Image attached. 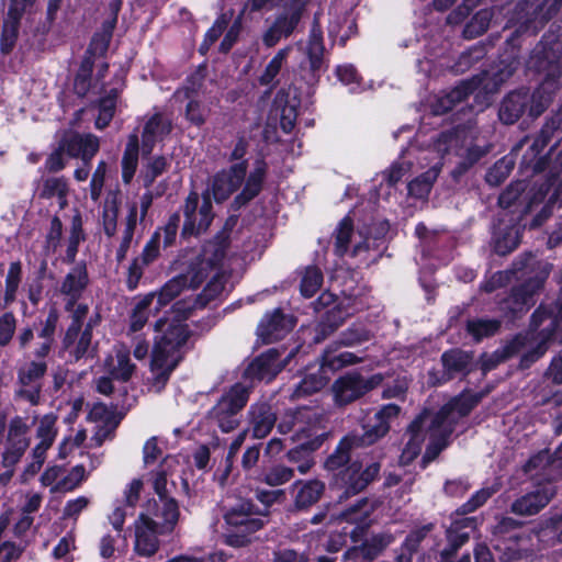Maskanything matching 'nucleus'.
Here are the masks:
<instances>
[{
	"mask_svg": "<svg viewBox=\"0 0 562 562\" xmlns=\"http://www.w3.org/2000/svg\"><path fill=\"white\" fill-rule=\"evenodd\" d=\"M394 541L390 532L373 533L359 544L348 548L342 554L344 562H375Z\"/></svg>",
	"mask_w": 562,
	"mask_h": 562,
	"instance_id": "18",
	"label": "nucleus"
},
{
	"mask_svg": "<svg viewBox=\"0 0 562 562\" xmlns=\"http://www.w3.org/2000/svg\"><path fill=\"white\" fill-rule=\"evenodd\" d=\"M119 211L120 201L117 196L112 195L111 198H106L102 210L101 220L103 232L109 238L116 234Z\"/></svg>",
	"mask_w": 562,
	"mask_h": 562,
	"instance_id": "52",
	"label": "nucleus"
},
{
	"mask_svg": "<svg viewBox=\"0 0 562 562\" xmlns=\"http://www.w3.org/2000/svg\"><path fill=\"white\" fill-rule=\"evenodd\" d=\"M256 506L250 501H244L231 507L224 514L226 543L240 548L250 542V536L263 528L266 520L257 516Z\"/></svg>",
	"mask_w": 562,
	"mask_h": 562,
	"instance_id": "10",
	"label": "nucleus"
},
{
	"mask_svg": "<svg viewBox=\"0 0 562 562\" xmlns=\"http://www.w3.org/2000/svg\"><path fill=\"white\" fill-rule=\"evenodd\" d=\"M484 395L483 392H462L452 397L446 405L449 406L452 414L457 413L458 417H465L480 404Z\"/></svg>",
	"mask_w": 562,
	"mask_h": 562,
	"instance_id": "43",
	"label": "nucleus"
},
{
	"mask_svg": "<svg viewBox=\"0 0 562 562\" xmlns=\"http://www.w3.org/2000/svg\"><path fill=\"white\" fill-rule=\"evenodd\" d=\"M548 274V271H542L510 288L509 293L498 303L505 322L513 324L529 312L536 304V296L543 289Z\"/></svg>",
	"mask_w": 562,
	"mask_h": 562,
	"instance_id": "9",
	"label": "nucleus"
},
{
	"mask_svg": "<svg viewBox=\"0 0 562 562\" xmlns=\"http://www.w3.org/2000/svg\"><path fill=\"white\" fill-rule=\"evenodd\" d=\"M554 315L555 322L562 321V283L555 300L552 303H540L539 306L532 312L529 322L530 330L539 329L546 322Z\"/></svg>",
	"mask_w": 562,
	"mask_h": 562,
	"instance_id": "36",
	"label": "nucleus"
},
{
	"mask_svg": "<svg viewBox=\"0 0 562 562\" xmlns=\"http://www.w3.org/2000/svg\"><path fill=\"white\" fill-rule=\"evenodd\" d=\"M329 381L330 376L318 367L317 371L305 373L294 385L290 398L295 401L316 394L321 392Z\"/></svg>",
	"mask_w": 562,
	"mask_h": 562,
	"instance_id": "30",
	"label": "nucleus"
},
{
	"mask_svg": "<svg viewBox=\"0 0 562 562\" xmlns=\"http://www.w3.org/2000/svg\"><path fill=\"white\" fill-rule=\"evenodd\" d=\"M23 277L22 262L20 260L12 261L5 276V286L3 301L4 305H11L16 300V293Z\"/></svg>",
	"mask_w": 562,
	"mask_h": 562,
	"instance_id": "47",
	"label": "nucleus"
},
{
	"mask_svg": "<svg viewBox=\"0 0 562 562\" xmlns=\"http://www.w3.org/2000/svg\"><path fill=\"white\" fill-rule=\"evenodd\" d=\"M294 476V469L281 463L263 468L257 480L269 486H279L290 482Z\"/></svg>",
	"mask_w": 562,
	"mask_h": 562,
	"instance_id": "42",
	"label": "nucleus"
},
{
	"mask_svg": "<svg viewBox=\"0 0 562 562\" xmlns=\"http://www.w3.org/2000/svg\"><path fill=\"white\" fill-rule=\"evenodd\" d=\"M313 310L319 314L314 327V344H321L334 334L350 315L344 302L329 291L321 293L313 302Z\"/></svg>",
	"mask_w": 562,
	"mask_h": 562,
	"instance_id": "13",
	"label": "nucleus"
},
{
	"mask_svg": "<svg viewBox=\"0 0 562 562\" xmlns=\"http://www.w3.org/2000/svg\"><path fill=\"white\" fill-rule=\"evenodd\" d=\"M554 24L544 33L540 42L531 50L526 61L529 71L543 76L541 82H548L550 89H558V80L562 76V41L554 37Z\"/></svg>",
	"mask_w": 562,
	"mask_h": 562,
	"instance_id": "6",
	"label": "nucleus"
},
{
	"mask_svg": "<svg viewBox=\"0 0 562 562\" xmlns=\"http://www.w3.org/2000/svg\"><path fill=\"white\" fill-rule=\"evenodd\" d=\"M295 437L300 443L286 452V458L290 462L297 464L296 469L301 474H305L314 465L313 453L328 439L329 432L319 431L312 426H302Z\"/></svg>",
	"mask_w": 562,
	"mask_h": 562,
	"instance_id": "16",
	"label": "nucleus"
},
{
	"mask_svg": "<svg viewBox=\"0 0 562 562\" xmlns=\"http://www.w3.org/2000/svg\"><path fill=\"white\" fill-rule=\"evenodd\" d=\"M457 424L458 417H456L450 412L449 406L445 404L434 414L428 426V431L430 435L443 434L450 427L452 435Z\"/></svg>",
	"mask_w": 562,
	"mask_h": 562,
	"instance_id": "55",
	"label": "nucleus"
},
{
	"mask_svg": "<svg viewBox=\"0 0 562 562\" xmlns=\"http://www.w3.org/2000/svg\"><path fill=\"white\" fill-rule=\"evenodd\" d=\"M492 20V12L487 9L479 10L465 23L462 35L465 40H473L485 33Z\"/></svg>",
	"mask_w": 562,
	"mask_h": 562,
	"instance_id": "48",
	"label": "nucleus"
},
{
	"mask_svg": "<svg viewBox=\"0 0 562 562\" xmlns=\"http://www.w3.org/2000/svg\"><path fill=\"white\" fill-rule=\"evenodd\" d=\"M369 499L361 497L355 504L346 507L339 515L340 519L346 522H357L369 519L372 510L368 508Z\"/></svg>",
	"mask_w": 562,
	"mask_h": 562,
	"instance_id": "61",
	"label": "nucleus"
},
{
	"mask_svg": "<svg viewBox=\"0 0 562 562\" xmlns=\"http://www.w3.org/2000/svg\"><path fill=\"white\" fill-rule=\"evenodd\" d=\"M549 186L541 184L524 196V205L517 222L499 226L493 233L492 247L498 256H507L520 244L522 232L541 227L552 215L557 202V193L547 201Z\"/></svg>",
	"mask_w": 562,
	"mask_h": 562,
	"instance_id": "1",
	"label": "nucleus"
},
{
	"mask_svg": "<svg viewBox=\"0 0 562 562\" xmlns=\"http://www.w3.org/2000/svg\"><path fill=\"white\" fill-rule=\"evenodd\" d=\"M451 437V428L443 434H434L429 436V442L426 446L422 457V467L426 468L430 462L435 461L439 454L449 446Z\"/></svg>",
	"mask_w": 562,
	"mask_h": 562,
	"instance_id": "49",
	"label": "nucleus"
},
{
	"mask_svg": "<svg viewBox=\"0 0 562 562\" xmlns=\"http://www.w3.org/2000/svg\"><path fill=\"white\" fill-rule=\"evenodd\" d=\"M159 524L147 514H140L135 522V553L149 558L159 550Z\"/></svg>",
	"mask_w": 562,
	"mask_h": 562,
	"instance_id": "20",
	"label": "nucleus"
},
{
	"mask_svg": "<svg viewBox=\"0 0 562 562\" xmlns=\"http://www.w3.org/2000/svg\"><path fill=\"white\" fill-rule=\"evenodd\" d=\"M562 0H520L514 8L508 23L518 20L538 34L561 10Z\"/></svg>",
	"mask_w": 562,
	"mask_h": 562,
	"instance_id": "15",
	"label": "nucleus"
},
{
	"mask_svg": "<svg viewBox=\"0 0 562 562\" xmlns=\"http://www.w3.org/2000/svg\"><path fill=\"white\" fill-rule=\"evenodd\" d=\"M306 413V407L286 408L276 424L278 431L282 435L296 432L300 428L295 429V427L305 423Z\"/></svg>",
	"mask_w": 562,
	"mask_h": 562,
	"instance_id": "53",
	"label": "nucleus"
},
{
	"mask_svg": "<svg viewBox=\"0 0 562 562\" xmlns=\"http://www.w3.org/2000/svg\"><path fill=\"white\" fill-rule=\"evenodd\" d=\"M293 486L296 488L294 506L297 510H306L315 505L325 492V483L317 479L307 481L297 480Z\"/></svg>",
	"mask_w": 562,
	"mask_h": 562,
	"instance_id": "29",
	"label": "nucleus"
},
{
	"mask_svg": "<svg viewBox=\"0 0 562 562\" xmlns=\"http://www.w3.org/2000/svg\"><path fill=\"white\" fill-rule=\"evenodd\" d=\"M211 191L215 202L221 204L235 193L237 189L232 181L226 178V173L220 170L215 172L212 178Z\"/></svg>",
	"mask_w": 562,
	"mask_h": 562,
	"instance_id": "58",
	"label": "nucleus"
},
{
	"mask_svg": "<svg viewBox=\"0 0 562 562\" xmlns=\"http://www.w3.org/2000/svg\"><path fill=\"white\" fill-rule=\"evenodd\" d=\"M554 89L540 82L535 89L519 87L508 91L498 103L497 117L504 125H514L520 120L535 121L551 105Z\"/></svg>",
	"mask_w": 562,
	"mask_h": 562,
	"instance_id": "4",
	"label": "nucleus"
},
{
	"mask_svg": "<svg viewBox=\"0 0 562 562\" xmlns=\"http://www.w3.org/2000/svg\"><path fill=\"white\" fill-rule=\"evenodd\" d=\"M304 11V3L291 5L289 10L278 14L272 24L283 33L284 37H289L301 22Z\"/></svg>",
	"mask_w": 562,
	"mask_h": 562,
	"instance_id": "38",
	"label": "nucleus"
},
{
	"mask_svg": "<svg viewBox=\"0 0 562 562\" xmlns=\"http://www.w3.org/2000/svg\"><path fill=\"white\" fill-rule=\"evenodd\" d=\"M139 156V137L137 132H133L127 137V143L122 156V181L130 184L136 173Z\"/></svg>",
	"mask_w": 562,
	"mask_h": 562,
	"instance_id": "33",
	"label": "nucleus"
},
{
	"mask_svg": "<svg viewBox=\"0 0 562 562\" xmlns=\"http://www.w3.org/2000/svg\"><path fill=\"white\" fill-rule=\"evenodd\" d=\"M58 144L69 157H80L86 164L92 159L100 148L98 137L92 134L67 133Z\"/></svg>",
	"mask_w": 562,
	"mask_h": 562,
	"instance_id": "23",
	"label": "nucleus"
},
{
	"mask_svg": "<svg viewBox=\"0 0 562 562\" xmlns=\"http://www.w3.org/2000/svg\"><path fill=\"white\" fill-rule=\"evenodd\" d=\"M526 189L525 181H515L509 183L505 190L501 192L498 195L497 204L501 209H510L514 206L518 200L521 198L524 191Z\"/></svg>",
	"mask_w": 562,
	"mask_h": 562,
	"instance_id": "64",
	"label": "nucleus"
},
{
	"mask_svg": "<svg viewBox=\"0 0 562 562\" xmlns=\"http://www.w3.org/2000/svg\"><path fill=\"white\" fill-rule=\"evenodd\" d=\"M249 431L257 439L266 438L278 422L277 413L268 402H257L248 409Z\"/></svg>",
	"mask_w": 562,
	"mask_h": 562,
	"instance_id": "24",
	"label": "nucleus"
},
{
	"mask_svg": "<svg viewBox=\"0 0 562 562\" xmlns=\"http://www.w3.org/2000/svg\"><path fill=\"white\" fill-rule=\"evenodd\" d=\"M334 340L324 348L318 357L319 368L329 376L344 368L362 362L361 357L355 352L345 351Z\"/></svg>",
	"mask_w": 562,
	"mask_h": 562,
	"instance_id": "22",
	"label": "nucleus"
},
{
	"mask_svg": "<svg viewBox=\"0 0 562 562\" xmlns=\"http://www.w3.org/2000/svg\"><path fill=\"white\" fill-rule=\"evenodd\" d=\"M171 132V120L165 117L161 112H156L145 122L142 135L164 140Z\"/></svg>",
	"mask_w": 562,
	"mask_h": 562,
	"instance_id": "45",
	"label": "nucleus"
},
{
	"mask_svg": "<svg viewBox=\"0 0 562 562\" xmlns=\"http://www.w3.org/2000/svg\"><path fill=\"white\" fill-rule=\"evenodd\" d=\"M401 414V406L395 403L382 405L372 417L361 419V432L346 434L335 450L324 461V469L339 472L351 463V452L358 448L370 447L383 439L391 430V424Z\"/></svg>",
	"mask_w": 562,
	"mask_h": 562,
	"instance_id": "2",
	"label": "nucleus"
},
{
	"mask_svg": "<svg viewBox=\"0 0 562 562\" xmlns=\"http://www.w3.org/2000/svg\"><path fill=\"white\" fill-rule=\"evenodd\" d=\"M355 225L350 216L341 218L333 233L334 237V254L342 258L349 249L351 237L353 234Z\"/></svg>",
	"mask_w": 562,
	"mask_h": 562,
	"instance_id": "41",
	"label": "nucleus"
},
{
	"mask_svg": "<svg viewBox=\"0 0 562 562\" xmlns=\"http://www.w3.org/2000/svg\"><path fill=\"white\" fill-rule=\"evenodd\" d=\"M155 300V293L144 295L130 314V330L137 333L144 328L149 317V308Z\"/></svg>",
	"mask_w": 562,
	"mask_h": 562,
	"instance_id": "46",
	"label": "nucleus"
},
{
	"mask_svg": "<svg viewBox=\"0 0 562 562\" xmlns=\"http://www.w3.org/2000/svg\"><path fill=\"white\" fill-rule=\"evenodd\" d=\"M513 168L514 162L512 160L502 158L487 170L485 175V181L490 186L498 187L509 177Z\"/></svg>",
	"mask_w": 562,
	"mask_h": 562,
	"instance_id": "63",
	"label": "nucleus"
},
{
	"mask_svg": "<svg viewBox=\"0 0 562 562\" xmlns=\"http://www.w3.org/2000/svg\"><path fill=\"white\" fill-rule=\"evenodd\" d=\"M248 161H239L232 164L227 169L221 171L226 173V178L232 181L234 187L239 190L229 204L232 212H238L247 206L263 190L268 175V164L263 158H258L254 162L252 170L247 173Z\"/></svg>",
	"mask_w": 562,
	"mask_h": 562,
	"instance_id": "5",
	"label": "nucleus"
},
{
	"mask_svg": "<svg viewBox=\"0 0 562 562\" xmlns=\"http://www.w3.org/2000/svg\"><path fill=\"white\" fill-rule=\"evenodd\" d=\"M300 293L302 296L310 299L314 296L322 288L324 274L322 269L316 265L304 267L300 271Z\"/></svg>",
	"mask_w": 562,
	"mask_h": 562,
	"instance_id": "37",
	"label": "nucleus"
},
{
	"mask_svg": "<svg viewBox=\"0 0 562 562\" xmlns=\"http://www.w3.org/2000/svg\"><path fill=\"white\" fill-rule=\"evenodd\" d=\"M300 106L301 99L295 93L292 94L284 89L277 92L273 108L280 113V127L284 133L289 134L294 130Z\"/></svg>",
	"mask_w": 562,
	"mask_h": 562,
	"instance_id": "25",
	"label": "nucleus"
},
{
	"mask_svg": "<svg viewBox=\"0 0 562 562\" xmlns=\"http://www.w3.org/2000/svg\"><path fill=\"white\" fill-rule=\"evenodd\" d=\"M154 329L159 335L155 337L151 352L156 353L158 362L178 355L184 356L194 348V341H190V339L195 333L189 328L188 324L177 323V321L164 316L156 321Z\"/></svg>",
	"mask_w": 562,
	"mask_h": 562,
	"instance_id": "8",
	"label": "nucleus"
},
{
	"mask_svg": "<svg viewBox=\"0 0 562 562\" xmlns=\"http://www.w3.org/2000/svg\"><path fill=\"white\" fill-rule=\"evenodd\" d=\"M137 225V205L133 203L127 211L125 218V227L123 231L122 240L115 251V260L117 263L123 262L126 259L127 252L131 248V244L134 237V233Z\"/></svg>",
	"mask_w": 562,
	"mask_h": 562,
	"instance_id": "39",
	"label": "nucleus"
},
{
	"mask_svg": "<svg viewBox=\"0 0 562 562\" xmlns=\"http://www.w3.org/2000/svg\"><path fill=\"white\" fill-rule=\"evenodd\" d=\"M293 316L286 315L281 308L267 313L260 321L257 334L265 344L283 339L295 327Z\"/></svg>",
	"mask_w": 562,
	"mask_h": 562,
	"instance_id": "19",
	"label": "nucleus"
},
{
	"mask_svg": "<svg viewBox=\"0 0 562 562\" xmlns=\"http://www.w3.org/2000/svg\"><path fill=\"white\" fill-rule=\"evenodd\" d=\"M384 378L381 373L364 376L358 370L347 371L331 384L333 401L336 407H346L379 387Z\"/></svg>",
	"mask_w": 562,
	"mask_h": 562,
	"instance_id": "12",
	"label": "nucleus"
},
{
	"mask_svg": "<svg viewBox=\"0 0 562 562\" xmlns=\"http://www.w3.org/2000/svg\"><path fill=\"white\" fill-rule=\"evenodd\" d=\"M182 360L183 355H178L175 358H166L162 362H158L156 361V353L151 352L150 369L156 373L155 382L165 386Z\"/></svg>",
	"mask_w": 562,
	"mask_h": 562,
	"instance_id": "50",
	"label": "nucleus"
},
{
	"mask_svg": "<svg viewBox=\"0 0 562 562\" xmlns=\"http://www.w3.org/2000/svg\"><path fill=\"white\" fill-rule=\"evenodd\" d=\"M292 356L293 351L282 360L280 351L277 348H270L251 360L244 371V376L252 382H271L288 364Z\"/></svg>",
	"mask_w": 562,
	"mask_h": 562,
	"instance_id": "17",
	"label": "nucleus"
},
{
	"mask_svg": "<svg viewBox=\"0 0 562 562\" xmlns=\"http://www.w3.org/2000/svg\"><path fill=\"white\" fill-rule=\"evenodd\" d=\"M188 285L187 274H178L172 279L168 280L159 290L155 293L157 299L156 310H160L172 302Z\"/></svg>",
	"mask_w": 562,
	"mask_h": 562,
	"instance_id": "40",
	"label": "nucleus"
},
{
	"mask_svg": "<svg viewBox=\"0 0 562 562\" xmlns=\"http://www.w3.org/2000/svg\"><path fill=\"white\" fill-rule=\"evenodd\" d=\"M513 26L514 30L506 37L498 60L490 69L482 70L475 76L480 80L481 90L486 94H494L507 82L520 66L521 46L527 37L536 36L531 30L518 20L507 22L504 30Z\"/></svg>",
	"mask_w": 562,
	"mask_h": 562,
	"instance_id": "3",
	"label": "nucleus"
},
{
	"mask_svg": "<svg viewBox=\"0 0 562 562\" xmlns=\"http://www.w3.org/2000/svg\"><path fill=\"white\" fill-rule=\"evenodd\" d=\"M291 48L284 47L281 48L268 63L263 72L259 77V82L261 86L271 85L276 77L279 75L284 60L286 59Z\"/></svg>",
	"mask_w": 562,
	"mask_h": 562,
	"instance_id": "60",
	"label": "nucleus"
},
{
	"mask_svg": "<svg viewBox=\"0 0 562 562\" xmlns=\"http://www.w3.org/2000/svg\"><path fill=\"white\" fill-rule=\"evenodd\" d=\"M479 88H481L480 80H477L475 76L469 80L462 81L460 85L451 89V91L446 95V99L449 102L446 111L451 110L456 103L465 101Z\"/></svg>",
	"mask_w": 562,
	"mask_h": 562,
	"instance_id": "57",
	"label": "nucleus"
},
{
	"mask_svg": "<svg viewBox=\"0 0 562 562\" xmlns=\"http://www.w3.org/2000/svg\"><path fill=\"white\" fill-rule=\"evenodd\" d=\"M187 104L184 109V119L193 126L201 127L206 123L210 109L199 100L194 99H186Z\"/></svg>",
	"mask_w": 562,
	"mask_h": 562,
	"instance_id": "59",
	"label": "nucleus"
},
{
	"mask_svg": "<svg viewBox=\"0 0 562 562\" xmlns=\"http://www.w3.org/2000/svg\"><path fill=\"white\" fill-rule=\"evenodd\" d=\"M159 502L162 504L161 507L155 499L153 502L149 501L147 504V513L160 517L166 529L172 531L180 516L179 504L173 497Z\"/></svg>",
	"mask_w": 562,
	"mask_h": 562,
	"instance_id": "34",
	"label": "nucleus"
},
{
	"mask_svg": "<svg viewBox=\"0 0 562 562\" xmlns=\"http://www.w3.org/2000/svg\"><path fill=\"white\" fill-rule=\"evenodd\" d=\"M554 494L555 492L546 485L537 486L533 491L516 498L510 504V513L517 516L537 515L550 503Z\"/></svg>",
	"mask_w": 562,
	"mask_h": 562,
	"instance_id": "21",
	"label": "nucleus"
},
{
	"mask_svg": "<svg viewBox=\"0 0 562 562\" xmlns=\"http://www.w3.org/2000/svg\"><path fill=\"white\" fill-rule=\"evenodd\" d=\"M205 75L201 69L188 75L181 87H178L172 94L176 102H183L186 99L198 98L204 83Z\"/></svg>",
	"mask_w": 562,
	"mask_h": 562,
	"instance_id": "44",
	"label": "nucleus"
},
{
	"mask_svg": "<svg viewBox=\"0 0 562 562\" xmlns=\"http://www.w3.org/2000/svg\"><path fill=\"white\" fill-rule=\"evenodd\" d=\"M89 284L90 277L87 261L80 260L77 261V263L74 265L63 278L58 291L60 294H76L83 296Z\"/></svg>",
	"mask_w": 562,
	"mask_h": 562,
	"instance_id": "28",
	"label": "nucleus"
},
{
	"mask_svg": "<svg viewBox=\"0 0 562 562\" xmlns=\"http://www.w3.org/2000/svg\"><path fill=\"white\" fill-rule=\"evenodd\" d=\"M491 151L490 145H469L463 153L458 154L460 160L457 162L454 168L450 171V177L453 182H461L462 178L468 175L476 165L481 164L483 159Z\"/></svg>",
	"mask_w": 562,
	"mask_h": 562,
	"instance_id": "26",
	"label": "nucleus"
},
{
	"mask_svg": "<svg viewBox=\"0 0 562 562\" xmlns=\"http://www.w3.org/2000/svg\"><path fill=\"white\" fill-rule=\"evenodd\" d=\"M501 328L498 319H484L476 318L467 322L465 329L475 341H481L483 338L494 336Z\"/></svg>",
	"mask_w": 562,
	"mask_h": 562,
	"instance_id": "51",
	"label": "nucleus"
},
{
	"mask_svg": "<svg viewBox=\"0 0 562 562\" xmlns=\"http://www.w3.org/2000/svg\"><path fill=\"white\" fill-rule=\"evenodd\" d=\"M494 494V490L483 487L476 491L472 496L462 505H460L454 514L457 516H465L482 507Z\"/></svg>",
	"mask_w": 562,
	"mask_h": 562,
	"instance_id": "62",
	"label": "nucleus"
},
{
	"mask_svg": "<svg viewBox=\"0 0 562 562\" xmlns=\"http://www.w3.org/2000/svg\"><path fill=\"white\" fill-rule=\"evenodd\" d=\"M169 166L170 164L164 155L153 157L142 171L143 187L149 189L156 179L168 170Z\"/></svg>",
	"mask_w": 562,
	"mask_h": 562,
	"instance_id": "54",
	"label": "nucleus"
},
{
	"mask_svg": "<svg viewBox=\"0 0 562 562\" xmlns=\"http://www.w3.org/2000/svg\"><path fill=\"white\" fill-rule=\"evenodd\" d=\"M59 312L53 306L48 310L46 318L41 322L37 337L42 339L33 351L35 360L30 361L25 368L18 371V382L23 386H31L45 376L48 366L45 358L48 357L55 344V334L59 322Z\"/></svg>",
	"mask_w": 562,
	"mask_h": 562,
	"instance_id": "7",
	"label": "nucleus"
},
{
	"mask_svg": "<svg viewBox=\"0 0 562 562\" xmlns=\"http://www.w3.org/2000/svg\"><path fill=\"white\" fill-rule=\"evenodd\" d=\"M30 425L21 416H14L10 419L5 440V448L25 453L30 447L31 438L29 436Z\"/></svg>",
	"mask_w": 562,
	"mask_h": 562,
	"instance_id": "31",
	"label": "nucleus"
},
{
	"mask_svg": "<svg viewBox=\"0 0 562 562\" xmlns=\"http://www.w3.org/2000/svg\"><path fill=\"white\" fill-rule=\"evenodd\" d=\"M441 363L447 375V380L454 379L457 375H468L473 369V356L471 352L460 348L446 350L441 355Z\"/></svg>",
	"mask_w": 562,
	"mask_h": 562,
	"instance_id": "27",
	"label": "nucleus"
},
{
	"mask_svg": "<svg viewBox=\"0 0 562 562\" xmlns=\"http://www.w3.org/2000/svg\"><path fill=\"white\" fill-rule=\"evenodd\" d=\"M562 126V115L560 112L555 113L551 117L547 119L543 123L540 131L537 133V135L533 137L532 143L530 144L528 151H530L531 156H538L540 155L546 147L549 146V144L552 140V137L559 128ZM529 153H527L524 156V160L527 159Z\"/></svg>",
	"mask_w": 562,
	"mask_h": 562,
	"instance_id": "32",
	"label": "nucleus"
},
{
	"mask_svg": "<svg viewBox=\"0 0 562 562\" xmlns=\"http://www.w3.org/2000/svg\"><path fill=\"white\" fill-rule=\"evenodd\" d=\"M381 463L371 462L364 469L359 461L334 474V485L340 491L339 502L347 501L363 492L372 482L380 477Z\"/></svg>",
	"mask_w": 562,
	"mask_h": 562,
	"instance_id": "14",
	"label": "nucleus"
},
{
	"mask_svg": "<svg viewBox=\"0 0 562 562\" xmlns=\"http://www.w3.org/2000/svg\"><path fill=\"white\" fill-rule=\"evenodd\" d=\"M21 19L9 18L4 20L1 37H0V50L3 55L10 54L16 43L19 36Z\"/></svg>",
	"mask_w": 562,
	"mask_h": 562,
	"instance_id": "56",
	"label": "nucleus"
},
{
	"mask_svg": "<svg viewBox=\"0 0 562 562\" xmlns=\"http://www.w3.org/2000/svg\"><path fill=\"white\" fill-rule=\"evenodd\" d=\"M93 69L94 60L82 56L72 82V91L80 99L86 98L93 87Z\"/></svg>",
	"mask_w": 562,
	"mask_h": 562,
	"instance_id": "35",
	"label": "nucleus"
},
{
	"mask_svg": "<svg viewBox=\"0 0 562 562\" xmlns=\"http://www.w3.org/2000/svg\"><path fill=\"white\" fill-rule=\"evenodd\" d=\"M249 389L243 383L233 384L209 411L207 418L217 425L222 432H231L240 424V413L249 400Z\"/></svg>",
	"mask_w": 562,
	"mask_h": 562,
	"instance_id": "11",
	"label": "nucleus"
}]
</instances>
